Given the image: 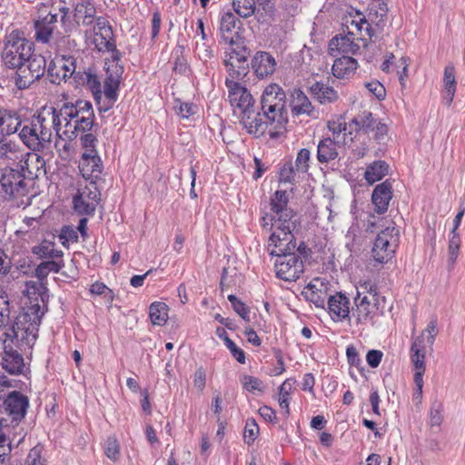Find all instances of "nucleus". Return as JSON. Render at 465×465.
Listing matches in <instances>:
<instances>
[{
  "instance_id": "f257e3e1",
  "label": "nucleus",
  "mask_w": 465,
  "mask_h": 465,
  "mask_svg": "<svg viewBox=\"0 0 465 465\" xmlns=\"http://www.w3.org/2000/svg\"><path fill=\"white\" fill-rule=\"evenodd\" d=\"M289 198L286 191L278 190L271 199L272 213H264L261 217V226L271 232L268 250L275 256L276 276L285 282L296 281L303 273L304 264L300 253L305 250L302 242L296 248L292 232L296 228V213L288 207Z\"/></svg>"
},
{
  "instance_id": "f03ea898",
  "label": "nucleus",
  "mask_w": 465,
  "mask_h": 465,
  "mask_svg": "<svg viewBox=\"0 0 465 465\" xmlns=\"http://www.w3.org/2000/svg\"><path fill=\"white\" fill-rule=\"evenodd\" d=\"M1 55L8 68L16 69L15 84L20 90L29 88L45 74V58L34 54V44L17 33L6 36Z\"/></svg>"
},
{
  "instance_id": "7ed1b4c3",
  "label": "nucleus",
  "mask_w": 465,
  "mask_h": 465,
  "mask_svg": "<svg viewBox=\"0 0 465 465\" xmlns=\"http://www.w3.org/2000/svg\"><path fill=\"white\" fill-rule=\"evenodd\" d=\"M45 161L37 153H28L21 169L5 168L0 177L1 193L6 200L14 201L17 207L25 208L31 204L29 184L45 173Z\"/></svg>"
},
{
  "instance_id": "20e7f679",
  "label": "nucleus",
  "mask_w": 465,
  "mask_h": 465,
  "mask_svg": "<svg viewBox=\"0 0 465 465\" xmlns=\"http://www.w3.org/2000/svg\"><path fill=\"white\" fill-rule=\"evenodd\" d=\"M94 25V42L99 51H107L110 56L105 58L104 94L114 103L117 98V91L124 73L120 62V54L113 41V31L106 18L95 17Z\"/></svg>"
},
{
  "instance_id": "39448f33",
  "label": "nucleus",
  "mask_w": 465,
  "mask_h": 465,
  "mask_svg": "<svg viewBox=\"0 0 465 465\" xmlns=\"http://www.w3.org/2000/svg\"><path fill=\"white\" fill-rule=\"evenodd\" d=\"M45 113L60 138L71 139L78 131L84 133L93 125L94 111L89 102L65 103L59 110L50 108Z\"/></svg>"
},
{
  "instance_id": "423d86ee",
  "label": "nucleus",
  "mask_w": 465,
  "mask_h": 465,
  "mask_svg": "<svg viewBox=\"0 0 465 465\" xmlns=\"http://www.w3.org/2000/svg\"><path fill=\"white\" fill-rule=\"evenodd\" d=\"M28 300L29 303H25L23 311L16 316L11 333L7 334L12 338V342H15L21 348L33 347L45 314V304L40 294L35 293V297H28Z\"/></svg>"
},
{
  "instance_id": "0eeeda50",
  "label": "nucleus",
  "mask_w": 465,
  "mask_h": 465,
  "mask_svg": "<svg viewBox=\"0 0 465 465\" xmlns=\"http://www.w3.org/2000/svg\"><path fill=\"white\" fill-rule=\"evenodd\" d=\"M374 120L371 113L364 112L362 114L355 117L349 124V132L347 133L346 124L341 122L330 121L328 129L331 133L327 134L325 140L332 142L335 145H347L348 143L358 141L357 137L373 132Z\"/></svg>"
},
{
  "instance_id": "6e6552de",
  "label": "nucleus",
  "mask_w": 465,
  "mask_h": 465,
  "mask_svg": "<svg viewBox=\"0 0 465 465\" xmlns=\"http://www.w3.org/2000/svg\"><path fill=\"white\" fill-rule=\"evenodd\" d=\"M398 241L399 230L387 226L375 238L371 250L373 260L378 263H386L391 260Z\"/></svg>"
},
{
  "instance_id": "1a4fd4ad",
  "label": "nucleus",
  "mask_w": 465,
  "mask_h": 465,
  "mask_svg": "<svg viewBox=\"0 0 465 465\" xmlns=\"http://www.w3.org/2000/svg\"><path fill=\"white\" fill-rule=\"evenodd\" d=\"M101 200V193L96 184L91 182L78 190L73 198L74 209L81 215L93 216Z\"/></svg>"
},
{
  "instance_id": "9d476101",
  "label": "nucleus",
  "mask_w": 465,
  "mask_h": 465,
  "mask_svg": "<svg viewBox=\"0 0 465 465\" xmlns=\"http://www.w3.org/2000/svg\"><path fill=\"white\" fill-rule=\"evenodd\" d=\"M225 85L228 88V99L239 117L254 108V100L251 93L240 83L226 78Z\"/></svg>"
},
{
  "instance_id": "9b49d317",
  "label": "nucleus",
  "mask_w": 465,
  "mask_h": 465,
  "mask_svg": "<svg viewBox=\"0 0 465 465\" xmlns=\"http://www.w3.org/2000/svg\"><path fill=\"white\" fill-rule=\"evenodd\" d=\"M76 68L75 59L64 54L56 55L47 69V77L54 84H60L71 77Z\"/></svg>"
},
{
  "instance_id": "f8f14e48",
  "label": "nucleus",
  "mask_w": 465,
  "mask_h": 465,
  "mask_svg": "<svg viewBox=\"0 0 465 465\" xmlns=\"http://www.w3.org/2000/svg\"><path fill=\"white\" fill-rule=\"evenodd\" d=\"M329 282L322 278L312 279L302 291L305 299L318 308H324L325 301L329 298Z\"/></svg>"
},
{
  "instance_id": "ddd939ff",
  "label": "nucleus",
  "mask_w": 465,
  "mask_h": 465,
  "mask_svg": "<svg viewBox=\"0 0 465 465\" xmlns=\"http://www.w3.org/2000/svg\"><path fill=\"white\" fill-rule=\"evenodd\" d=\"M29 405L28 398L19 391L11 392L4 401L5 410L12 420H21Z\"/></svg>"
},
{
  "instance_id": "4468645a",
  "label": "nucleus",
  "mask_w": 465,
  "mask_h": 465,
  "mask_svg": "<svg viewBox=\"0 0 465 465\" xmlns=\"http://www.w3.org/2000/svg\"><path fill=\"white\" fill-rule=\"evenodd\" d=\"M3 369L12 375L23 374L25 363L23 355L11 345H5L2 357Z\"/></svg>"
},
{
  "instance_id": "2eb2a0df",
  "label": "nucleus",
  "mask_w": 465,
  "mask_h": 465,
  "mask_svg": "<svg viewBox=\"0 0 465 465\" xmlns=\"http://www.w3.org/2000/svg\"><path fill=\"white\" fill-rule=\"evenodd\" d=\"M292 117H315V110L308 96L300 89L293 90L291 99Z\"/></svg>"
},
{
  "instance_id": "dca6fc26",
  "label": "nucleus",
  "mask_w": 465,
  "mask_h": 465,
  "mask_svg": "<svg viewBox=\"0 0 465 465\" xmlns=\"http://www.w3.org/2000/svg\"><path fill=\"white\" fill-rule=\"evenodd\" d=\"M372 302L373 304H371V300H370L368 295L361 297V292H358L357 296L354 298L356 311L353 313L356 315L358 322L365 323L372 319L374 309H379L381 301L380 299H372Z\"/></svg>"
},
{
  "instance_id": "f3484780",
  "label": "nucleus",
  "mask_w": 465,
  "mask_h": 465,
  "mask_svg": "<svg viewBox=\"0 0 465 465\" xmlns=\"http://www.w3.org/2000/svg\"><path fill=\"white\" fill-rule=\"evenodd\" d=\"M57 18V13L49 12L45 16L35 22V37L37 42L42 44L50 42L54 32V25L58 21Z\"/></svg>"
},
{
  "instance_id": "a211bd4d",
  "label": "nucleus",
  "mask_w": 465,
  "mask_h": 465,
  "mask_svg": "<svg viewBox=\"0 0 465 465\" xmlns=\"http://www.w3.org/2000/svg\"><path fill=\"white\" fill-rule=\"evenodd\" d=\"M275 59L267 52H258L252 60V68L258 78H264L275 71Z\"/></svg>"
},
{
  "instance_id": "6ab92c4d",
  "label": "nucleus",
  "mask_w": 465,
  "mask_h": 465,
  "mask_svg": "<svg viewBox=\"0 0 465 465\" xmlns=\"http://www.w3.org/2000/svg\"><path fill=\"white\" fill-rule=\"evenodd\" d=\"M96 17V8L89 0L77 2L74 6V19L77 25L90 26Z\"/></svg>"
},
{
  "instance_id": "aec40b11",
  "label": "nucleus",
  "mask_w": 465,
  "mask_h": 465,
  "mask_svg": "<svg viewBox=\"0 0 465 465\" xmlns=\"http://www.w3.org/2000/svg\"><path fill=\"white\" fill-rule=\"evenodd\" d=\"M391 198V183L387 180L378 184L374 188L371 195V200L375 206V211L380 214L384 213L388 210Z\"/></svg>"
},
{
  "instance_id": "412c9836",
  "label": "nucleus",
  "mask_w": 465,
  "mask_h": 465,
  "mask_svg": "<svg viewBox=\"0 0 465 465\" xmlns=\"http://www.w3.org/2000/svg\"><path fill=\"white\" fill-rule=\"evenodd\" d=\"M411 361L414 365V382L420 386L421 379L425 372V351H423V341L417 338L411 345Z\"/></svg>"
},
{
  "instance_id": "4be33fe9",
  "label": "nucleus",
  "mask_w": 465,
  "mask_h": 465,
  "mask_svg": "<svg viewBox=\"0 0 465 465\" xmlns=\"http://www.w3.org/2000/svg\"><path fill=\"white\" fill-rule=\"evenodd\" d=\"M328 300L329 312L332 319L341 320L349 316L350 302L346 296L341 293L330 295Z\"/></svg>"
},
{
  "instance_id": "5701e85b",
  "label": "nucleus",
  "mask_w": 465,
  "mask_h": 465,
  "mask_svg": "<svg viewBox=\"0 0 465 465\" xmlns=\"http://www.w3.org/2000/svg\"><path fill=\"white\" fill-rule=\"evenodd\" d=\"M240 119L250 134L260 135L266 130L267 123L262 120V115L256 112L255 108L240 116Z\"/></svg>"
},
{
  "instance_id": "b1692460",
  "label": "nucleus",
  "mask_w": 465,
  "mask_h": 465,
  "mask_svg": "<svg viewBox=\"0 0 465 465\" xmlns=\"http://www.w3.org/2000/svg\"><path fill=\"white\" fill-rule=\"evenodd\" d=\"M358 67V62L350 56L343 55L334 61L331 71L332 74L339 79L349 78Z\"/></svg>"
},
{
  "instance_id": "393cba45",
  "label": "nucleus",
  "mask_w": 465,
  "mask_h": 465,
  "mask_svg": "<svg viewBox=\"0 0 465 465\" xmlns=\"http://www.w3.org/2000/svg\"><path fill=\"white\" fill-rule=\"evenodd\" d=\"M21 120L15 112L0 110V134L10 135L17 132Z\"/></svg>"
},
{
  "instance_id": "a878e982",
  "label": "nucleus",
  "mask_w": 465,
  "mask_h": 465,
  "mask_svg": "<svg viewBox=\"0 0 465 465\" xmlns=\"http://www.w3.org/2000/svg\"><path fill=\"white\" fill-rule=\"evenodd\" d=\"M268 104H286V94L280 85L271 84L264 89L262 95L261 105Z\"/></svg>"
},
{
  "instance_id": "bb28decb",
  "label": "nucleus",
  "mask_w": 465,
  "mask_h": 465,
  "mask_svg": "<svg viewBox=\"0 0 465 465\" xmlns=\"http://www.w3.org/2000/svg\"><path fill=\"white\" fill-rule=\"evenodd\" d=\"M81 170L84 173H100L102 172V161L95 147H91L82 156Z\"/></svg>"
},
{
  "instance_id": "cd10ccee",
  "label": "nucleus",
  "mask_w": 465,
  "mask_h": 465,
  "mask_svg": "<svg viewBox=\"0 0 465 465\" xmlns=\"http://www.w3.org/2000/svg\"><path fill=\"white\" fill-rule=\"evenodd\" d=\"M262 110L263 112V115L272 123H276L279 125L287 123L288 113L286 110V104L262 105Z\"/></svg>"
},
{
  "instance_id": "c85d7f7f",
  "label": "nucleus",
  "mask_w": 465,
  "mask_h": 465,
  "mask_svg": "<svg viewBox=\"0 0 465 465\" xmlns=\"http://www.w3.org/2000/svg\"><path fill=\"white\" fill-rule=\"evenodd\" d=\"M42 117H35L30 125H25L19 136L25 145H33L36 143L38 145V127H43Z\"/></svg>"
},
{
  "instance_id": "c756f323",
  "label": "nucleus",
  "mask_w": 465,
  "mask_h": 465,
  "mask_svg": "<svg viewBox=\"0 0 465 465\" xmlns=\"http://www.w3.org/2000/svg\"><path fill=\"white\" fill-rule=\"evenodd\" d=\"M444 101L447 105H450L456 92L455 68L453 65H448L444 69Z\"/></svg>"
},
{
  "instance_id": "7c9ffc66",
  "label": "nucleus",
  "mask_w": 465,
  "mask_h": 465,
  "mask_svg": "<svg viewBox=\"0 0 465 465\" xmlns=\"http://www.w3.org/2000/svg\"><path fill=\"white\" fill-rule=\"evenodd\" d=\"M236 25V17L233 14L228 12L225 13L221 18V26L220 31L222 35V38L225 43L232 45L234 44V35L233 30Z\"/></svg>"
},
{
  "instance_id": "2f4dec72",
  "label": "nucleus",
  "mask_w": 465,
  "mask_h": 465,
  "mask_svg": "<svg viewBox=\"0 0 465 465\" xmlns=\"http://www.w3.org/2000/svg\"><path fill=\"white\" fill-rule=\"evenodd\" d=\"M389 171V165L384 161H376L369 164L366 168L364 178L372 184L381 180Z\"/></svg>"
},
{
  "instance_id": "473e14b6",
  "label": "nucleus",
  "mask_w": 465,
  "mask_h": 465,
  "mask_svg": "<svg viewBox=\"0 0 465 465\" xmlns=\"http://www.w3.org/2000/svg\"><path fill=\"white\" fill-rule=\"evenodd\" d=\"M311 90L321 104L332 103L338 99L337 92L322 83H315L312 85Z\"/></svg>"
},
{
  "instance_id": "72a5a7b5",
  "label": "nucleus",
  "mask_w": 465,
  "mask_h": 465,
  "mask_svg": "<svg viewBox=\"0 0 465 465\" xmlns=\"http://www.w3.org/2000/svg\"><path fill=\"white\" fill-rule=\"evenodd\" d=\"M354 35H350L349 33L346 35H337L333 37L328 45L329 54L332 56H336L338 54H347V49L350 48L351 43Z\"/></svg>"
},
{
  "instance_id": "f704fd0d",
  "label": "nucleus",
  "mask_w": 465,
  "mask_h": 465,
  "mask_svg": "<svg viewBox=\"0 0 465 465\" xmlns=\"http://www.w3.org/2000/svg\"><path fill=\"white\" fill-rule=\"evenodd\" d=\"M149 315L153 324L163 326L168 320V306L164 302H154L150 305Z\"/></svg>"
},
{
  "instance_id": "c9c22d12",
  "label": "nucleus",
  "mask_w": 465,
  "mask_h": 465,
  "mask_svg": "<svg viewBox=\"0 0 465 465\" xmlns=\"http://www.w3.org/2000/svg\"><path fill=\"white\" fill-rule=\"evenodd\" d=\"M33 252L39 258L57 259L63 256V252L55 249L54 242L44 240L33 248Z\"/></svg>"
},
{
  "instance_id": "e433bc0d",
  "label": "nucleus",
  "mask_w": 465,
  "mask_h": 465,
  "mask_svg": "<svg viewBox=\"0 0 465 465\" xmlns=\"http://www.w3.org/2000/svg\"><path fill=\"white\" fill-rule=\"evenodd\" d=\"M225 66L227 67L229 74L227 78L236 82L245 77L249 72V64L247 61L240 62L239 64L226 63Z\"/></svg>"
},
{
  "instance_id": "4c0bfd02",
  "label": "nucleus",
  "mask_w": 465,
  "mask_h": 465,
  "mask_svg": "<svg viewBox=\"0 0 465 465\" xmlns=\"http://www.w3.org/2000/svg\"><path fill=\"white\" fill-rule=\"evenodd\" d=\"M388 6L382 0H373L370 5V16L373 22L379 24L387 16Z\"/></svg>"
},
{
  "instance_id": "58836bf2",
  "label": "nucleus",
  "mask_w": 465,
  "mask_h": 465,
  "mask_svg": "<svg viewBox=\"0 0 465 465\" xmlns=\"http://www.w3.org/2000/svg\"><path fill=\"white\" fill-rule=\"evenodd\" d=\"M64 263L63 262L62 260L61 261L53 260V261L41 262L35 270L36 276L38 278H45L51 272L57 273L64 267Z\"/></svg>"
},
{
  "instance_id": "ea45409f",
  "label": "nucleus",
  "mask_w": 465,
  "mask_h": 465,
  "mask_svg": "<svg viewBox=\"0 0 465 465\" xmlns=\"http://www.w3.org/2000/svg\"><path fill=\"white\" fill-rule=\"evenodd\" d=\"M232 5L234 11L244 18L252 16L255 12L254 0H233Z\"/></svg>"
},
{
  "instance_id": "a19ab883",
  "label": "nucleus",
  "mask_w": 465,
  "mask_h": 465,
  "mask_svg": "<svg viewBox=\"0 0 465 465\" xmlns=\"http://www.w3.org/2000/svg\"><path fill=\"white\" fill-rule=\"evenodd\" d=\"M292 383L290 380H286L279 388V405L285 411V414L290 413L289 409V395L292 391Z\"/></svg>"
},
{
  "instance_id": "79ce46f5",
  "label": "nucleus",
  "mask_w": 465,
  "mask_h": 465,
  "mask_svg": "<svg viewBox=\"0 0 465 465\" xmlns=\"http://www.w3.org/2000/svg\"><path fill=\"white\" fill-rule=\"evenodd\" d=\"M45 112L39 114L36 117H42V125L43 127H38V145H43L44 143H50L52 132L50 127V118L47 119L45 115Z\"/></svg>"
},
{
  "instance_id": "37998d69",
  "label": "nucleus",
  "mask_w": 465,
  "mask_h": 465,
  "mask_svg": "<svg viewBox=\"0 0 465 465\" xmlns=\"http://www.w3.org/2000/svg\"><path fill=\"white\" fill-rule=\"evenodd\" d=\"M84 83L85 84L87 88L91 90L96 100L101 98L102 86L98 77L95 74H92L90 73L85 74ZM103 93H104V90L103 91ZM104 96L106 97V95Z\"/></svg>"
},
{
  "instance_id": "c03bdc74",
  "label": "nucleus",
  "mask_w": 465,
  "mask_h": 465,
  "mask_svg": "<svg viewBox=\"0 0 465 465\" xmlns=\"http://www.w3.org/2000/svg\"><path fill=\"white\" fill-rule=\"evenodd\" d=\"M10 312L8 295L5 291L0 290V327L8 323Z\"/></svg>"
},
{
  "instance_id": "a18cd8bd",
  "label": "nucleus",
  "mask_w": 465,
  "mask_h": 465,
  "mask_svg": "<svg viewBox=\"0 0 465 465\" xmlns=\"http://www.w3.org/2000/svg\"><path fill=\"white\" fill-rule=\"evenodd\" d=\"M43 446L36 445L32 448L26 457L25 465H45V459L43 457Z\"/></svg>"
},
{
  "instance_id": "49530a36",
  "label": "nucleus",
  "mask_w": 465,
  "mask_h": 465,
  "mask_svg": "<svg viewBox=\"0 0 465 465\" xmlns=\"http://www.w3.org/2000/svg\"><path fill=\"white\" fill-rule=\"evenodd\" d=\"M175 110L181 118L189 120L191 116H193L197 112V106L193 104L182 103L177 100L174 105Z\"/></svg>"
},
{
  "instance_id": "de8ad7c7",
  "label": "nucleus",
  "mask_w": 465,
  "mask_h": 465,
  "mask_svg": "<svg viewBox=\"0 0 465 465\" xmlns=\"http://www.w3.org/2000/svg\"><path fill=\"white\" fill-rule=\"evenodd\" d=\"M364 25H366L365 30L368 33L370 26L365 18L360 17L359 20L351 19L346 22V28L350 35L358 36V33L361 35Z\"/></svg>"
},
{
  "instance_id": "09e8293b",
  "label": "nucleus",
  "mask_w": 465,
  "mask_h": 465,
  "mask_svg": "<svg viewBox=\"0 0 465 465\" xmlns=\"http://www.w3.org/2000/svg\"><path fill=\"white\" fill-rule=\"evenodd\" d=\"M259 433V427L254 419H248L244 428V440L247 444H252Z\"/></svg>"
},
{
  "instance_id": "8fccbe9b",
  "label": "nucleus",
  "mask_w": 465,
  "mask_h": 465,
  "mask_svg": "<svg viewBox=\"0 0 465 465\" xmlns=\"http://www.w3.org/2000/svg\"><path fill=\"white\" fill-rule=\"evenodd\" d=\"M242 383L243 388L250 392H253L255 391H262V381L256 377L243 375L242 378Z\"/></svg>"
},
{
  "instance_id": "3c124183",
  "label": "nucleus",
  "mask_w": 465,
  "mask_h": 465,
  "mask_svg": "<svg viewBox=\"0 0 465 465\" xmlns=\"http://www.w3.org/2000/svg\"><path fill=\"white\" fill-rule=\"evenodd\" d=\"M224 343L232 357L240 363H245V353L244 351L239 348L228 336L224 338Z\"/></svg>"
},
{
  "instance_id": "603ef678",
  "label": "nucleus",
  "mask_w": 465,
  "mask_h": 465,
  "mask_svg": "<svg viewBox=\"0 0 465 465\" xmlns=\"http://www.w3.org/2000/svg\"><path fill=\"white\" fill-rule=\"evenodd\" d=\"M229 58L224 61V64L226 63H235L239 64L240 62L247 61V51L245 47H237V48H231Z\"/></svg>"
},
{
  "instance_id": "864d4df0",
  "label": "nucleus",
  "mask_w": 465,
  "mask_h": 465,
  "mask_svg": "<svg viewBox=\"0 0 465 465\" xmlns=\"http://www.w3.org/2000/svg\"><path fill=\"white\" fill-rule=\"evenodd\" d=\"M105 454L112 460H116L119 455V444L114 437H109L105 442Z\"/></svg>"
},
{
  "instance_id": "5fc2aeb1",
  "label": "nucleus",
  "mask_w": 465,
  "mask_h": 465,
  "mask_svg": "<svg viewBox=\"0 0 465 465\" xmlns=\"http://www.w3.org/2000/svg\"><path fill=\"white\" fill-rule=\"evenodd\" d=\"M317 154L321 163H328L338 156L335 147H317Z\"/></svg>"
},
{
  "instance_id": "6e6d98bb",
  "label": "nucleus",
  "mask_w": 465,
  "mask_h": 465,
  "mask_svg": "<svg viewBox=\"0 0 465 465\" xmlns=\"http://www.w3.org/2000/svg\"><path fill=\"white\" fill-rule=\"evenodd\" d=\"M280 183H293L294 181V169L291 162L285 163L280 170L279 173Z\"/></svg>"
},
{
  "instance_id": "4d7b16f0",
  "label": "nucleus",
  "mask_w": 465,
  "mask_h": 465,
  "mask_svg": "<svg viewBox=\"0 0 465 465\" xmlns=\"http://www.w3.org/2000/svg\"><path fill=\"white\" fill-rule=\"evenodd\" d=\"M310 160V151L306 148H302L298 153L295 164L299 172H306L308 169V162Z\"/></svg>"
},
{
  "instance_id": "13d9d810",
  "label": "nucleus",
  "mask_w": 465,
  "mask_h": 465,
  "mask_svg": "<svg viewBox=\"0 0 465 465\" xmlns=\"http://www.w3.org/2000/svg\"><path fill=\"white\" fill-rule=\"evenodd\" d=\"M54 45L58 52H65L75 47V41L71 39L70 36L63 35L55 39Z\"/></svg>"
},
{
  "instance_id": "bf43d9fd",
  "label": "nucleus",
  "mask_w": 465,
  "mask_h": 465,
  "mask_svg": "<svg viewBox=\"0 0 465 465\" xmlns=\"http://www.w3.org/2000/svg\"><path fill=\"white\" fill-rule=\"evenodd\" d=\"M365 87L377 99L383 100L386 95L384 86L378 81H372L365 84Z\"/></svg>"
},
{
  "instance_id": "052dcab7",
  "label": "nucleus",
  "mask_w": 465,
  "mask_h": 465,
  "mask_svg": "<svg viewBox=\"0 0 465 465\" xmlns=\"http://www.w3.org/2000/svg\"><path fill=\"white\" fill-rule=\"evenodd\" d=\"M206 384V371L203 367H199L193 375V385L194 387L203 391Z\"/></svg>"
},
{
  "instance_id": "680f3d73",
  "label": "nucleus",
  "mask_w": 465,
  "mask_h": 465,
  "mask_svg": "<svg viewBox=\"0 0 465 465\" xmlns=\"http://www.w3.org/2000/svg\"><path fill=\"white\" fill-rule=\"evenodd\" d=\"M360 289L361 291L359 292H361V296L362 294L363 296L369 294L372 299H380L377 287L371 281H365L364 282L361 283Z\"/></svg>"
},
{
  "instance_id": "e2e57ef3",
  "label": "nucleus",
  "mask_w": 465,
  "mask_h": 465,
  "mask_svg": "<svg viewBox=\"0 0 465 465\" xmlns=\"http://www.w3.org/2000/svg\"><path fill=\"white\" fill-rule=\"evenodd\" d=\"M59 237L61 240H63L62 241L63 245H65V242H77V240H78L77 232L69 226H65L62 229V232H61V234Z\"/></svg>"
},
{
  "instance_id": "0e129e2a",
  "label": "nucleus",
  "mask_w": 465,
  "mask_h": 465,
  "mask_svg": "<svg viewBox=\"0 0 465 465\" xmlns=\"http://www.w3.org/2000/svg\"><path fill=\"white\" fill-rule=\"evenodd\" d=\"M383 353L379 350H371L366 355V361L371 368H376L380 365Z\"/></svg>"
},
{
  "instance_id": "69168bd1",
  "label": "nucleus",
  "mask_w": 465,
  "mask_h": 465,
  "mask_svg": "<svg viewBox=\"0 0 465 465\" xmlns=\"http://www.w3.org/2000/svg\"><path fill=\"white\" fill-rule=\"evenodd\" d=\"M424 333H428V336H427V343L430 347H431L434 343V341H435V337L437 336L438 334V330H437V321L435 319L431 320L427 328L425 329V331H423L422 335Z\"/></svg>"
},
{
  "instance_id": "338daca9",
  "label": "nucleus",
  "mask_w": 465,
  "mask_h": 465,
  "mask_svg": "<svg viewBox=\"0 0 465 465\" xmlns=\"http://www.w3.org/2000/svg\"><path fill=\"white\" fill-rule=\"evenodd\" d=\"M196 53L203 62H207L213 57V50L204 42L196 44Z\"/></svg>"
},
{
  "instance_id": "774afa93",
  "label": "nucleus",
  "mask_w": 465,
  "mask_h": 465,
  "mask_svg": "<svg viewBox=\"0 0 465 465\" xmlns=\"http://www.w3.org/2000/svg\"><path fill=\"white\" fill-rule=\"evenodd\" d=\"M59 13L61 15L60 22L64 29V32H71L74 27V25L69 20V8L62 6L59 8Z\"/></svg>"
}]
</instances>
